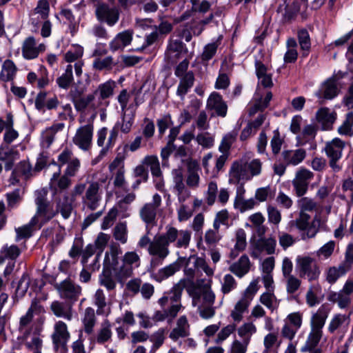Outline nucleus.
Here are the masks:
<instances>
[{"mask_svg":"<svg viewBox=\"0 0 353 353\" xmlns=\"http://www.w3.org/2000/svg\"><path fill=\"white\" fill-rule=\"evenodd\" d=\"M122 251L119 245H112L105 254L103 268L110 271L119 281L132 276V272L141 265L139 255L135 251L126 252L120 256Z\"/></svg>","mask_w":353,"mask_h":353,"instance_id":"f257e3e1","label":"nucleus"},{"mask_svg":"<svg viewBox=\"0 0 353 353\" xmlns=\"http://www.w3.org/2000/svg\"><path fill=\"white\" fill-rule=\"evenodd\" d=\"M43 307L33 301L26 313L22 315L19 321L17 339L26 349L32 353H41L43 341L34 332V314L43 312Z\"/></svg>","mask_w":353,"mask_h":353,"instance_id":"f03ea898","label":"nucleus"},{"mask_svg":"<svg viewBox=\"0 0 353 353\" xmlns=\"http://www.w3.org/2000/svg\"><path fill=\"white\" fill-rule=\"evenodd\" d=\"M183 290V285L178 283L170 290L165 292L161 298L158 300V303L162 310L156 311L154 314V319L157 321L167 320L168 322L172 321L178 314L183 309L181 304V294Z\"/></svg>","mask_w":353,"mask_h":353,"instance_id":"7ed1b4c3","label":"nucleus"},{"mask_svg":"<svg viewBox=\"0 0 353 353\" xmlns=\"http://www.w3.org/2000/svg\"><path fill=\"white\" fill-rule=\"evenodd\" d=\"M103 181H90L77 183L72 192V197L81 196L84 209L94 211L99 208L103 200Z\"/></svg>","mask_w":353,"mask_h":353,"instance_id":"20e7f679","label":"nucleus"},{"mask_svg":"<svg viewBox=\"0 0 353 353\" xmlns=\"http://www.w3.org/2000/svg\"><path fill=\"white\" fill-rule=\"evenodd\" d=\"M262 163L258 159L251 161L243 158L232 163L229 171V183L248 181L261 174Z\"/></svg>","mask_w":353,"mask_h":353,"instance_id":"39448f33","label":"nucleus"},{"mask_svg":"<svg viewBox=\"0 0 353 353\" xmlns=\"http://www.w3.org/2000/svg\"><path fill=\"white\" fill-rule=\"evenodd\" d=\"M329 312L330 310L327 305L323 304L315 313L312 314L310 320L311 330L305 345L301 347V352H305V350L318 349L316 347L323 336V328Z\"/></svg>","mask_w":353,"mask_h":353,"instance_id":"423d86ee","label":"nucleus"},{"mask_svg":"<svg viewBox=\"0 0 353 353\" xmlns=\"http://www.w3.org/2000/svg\"><path fill=\"white\" fill-rule=\"evenodd\" d=\"M34 203L37 207L36 213L30 220L31 225L41 227L51 220L57 214L48 200V191L45 188L37 190L34 193Z\"/></svg>","mask_w":353,"mask_h":353,"instance_id":"0eeeda50","label":"nucleus"},{"mask_svg":"<svg viewBox=\"0 0 353 353\" xmlns=\"http://www.w3.org/2000/svg\"><path fill=\"white\" fill-rule=\"evenodd\" d=\"M295 268L300 278L307 279L310 282L316 281L321 274L319 262L310 256H298Z\"/></svg>","mask_w":353,"mask_h":353,"instance_id":"6e6552de","label":"nucleus"},{"mask_svg":"<svg viewBox=\"0 0 353 353\" xmlns=\"http://www.w3.org/2000/svg\"><path fill=\"white\" fill-rule=\"evenodd\" d=\"M148 254L152 256L150 265L156 268L163 264L170 254L169 245L163 234L155 236L148 248Z\"/></svg>","mask_w":353,"mask_h":353,"instance_id":"1a4fd4ad","label":"nucleus"},{"mask_svg":"<svg viewBox=\"0 0 353 353\" xmlns=\"http://www.w3.org/2000/svg\"><path fill=\"white\" fill-rule=\"evenodd\" d=\"M310 216L307 213L299 212V216L293 221L294 225L301 232H303L301 238L303 240L313 238L319 232L320 219L314 216L310 223Z\"/></svg>","mask_w":353,"mask_h":353,"instance_id":"9d476101","label":"nucleus"},{"mask_svg":"<svg viewBox=\"0 0 353 353\" xmlns=\"http://www.w3.org/2000/svg\"><path fill=\"white\" fill-rule=\"evenodd\" d=\"M168 245L173 244L177 248H187L191 240L192 233L188 230H178L168 225L165 232L162 234Z\"/></svg>","mask_w":353,"mask_h":353,"instance_id":"9b49d317","label":"nucleus"},{"mask_svg":"<svg viewBox=\"0 0 353 353\" xmlns=\"http://www.w3.org/2000/svg\"><path fill=\"white\" fill-rule=\"evenodd\" d=\"M53 348L56 353H67V343L70 338L68 326L62 321H57L54 325V331L52 334Z\"/></svg>","mask_w":353,"mask_h":353,"instance_id":"f8f14e48","label":"nucleus"},{"mask_svg":"<svg viewBox=\"0 0 353 353\" xmlns=\"http://www.w3.org/2000/svg\"><path fill=\"white\" fill-rule=\"evenodd\" d=\"M93 132V120H88L86 124L77 128L72 138L74 144L83 151H88L92 145Z\"/></svg>","mask_w":353,"mask_h":353,"instance_id":"ddd939ff","label":"nucleus"},{"mask_svg":"<svg viewBox=\"0 0 353 353\" xmlns=\"http://www.w3.org/2000/svg\"><path fill=\"white\" fill-rule=\"evenodd\" d=\"M95 13L100 22L105 23L110 27L118 22L120 17L119 11L116 7H110L105 3L99 5Z\"/></svg>","mask_w":353,"mask_h":353,"instance_id":"4468645a","label":"nucleus"},{"mask_svg":"<svg viewBox=\"0 0 353 353\" xmlns=\"http://www.w3.org/2000/svg\"><path fill=\"white\" fill-rule=\"evenodd\" d=\"M212 280L209 279L203 285V289L195 290L191 294L192 298V305H214L215 303V294L211 289Z\"/></svg>","mask_w":353,"mask_h":353,"instance_id":"2eb2a0df","label":"nucleus"},{"mask_svg":"<svg viewBox=\"0 0 353 353\" xmlns=\"http://www.w3.org/2000/svg\"><path fill=\"white\" fill-rule=\"evenodd\" d=\"M313 176V173L305 168H302L296 173L295 178L292 180V185L297 196L301 197L306 194L310 181Z\"/></svg>","mask_w":353,"mask_h":353,"instance_id":"dca6fc26","label":"nucleus"},{"mask_svg":"<svg viewBox=\"0 0 353 353\" xmlns=\"http://www.w3.org/2000/svg\"><path fill=\"white\" fill-rule=\"evenodd\" d=\"M161 204V196L156 193L153 195L152 202L145 203L140 210L141 219L146 224H153L155 221L157 209Z\"/></svg>","mask_w":353,"mask_h":353,"instance_id":"f3484780","label":"nucleus"},{"mask_svg":"<svg viewBox=\"0 0 353 353\" xmlns=\"http://www.w3.org/2000/svg\"><path fill=\"white\" fill-rule=\"evenodd\" d=\"M339 92L337 80L335 77H332L324 81L316 91L315 96L319 99L332 100Z\"/></svg>","mask_w":353,"mask_h":353,"instance_id":"a211bd4d","label":"nucleus"},{"mask_svg":"<svg viewBox=\"0 0 353 353\" xmlns=\"http://www.w3.org/2000/svg\"><path fill=\"white\" fill-rule=\"evenodd\" d=\"M117 83L114 81L109 79L108 81L101 83L94 90V94L98 96L99 103L98 106L101 110L105 109L109 105V101L107 99L114 94Z\"/></svg>","mask_w":353,"mask_h":353,"instance_id":"6ab92c4d","label":"nucleus"},{"mask_svg":"<svg viewBox=\"0 0 353 353\" xmlns=\"http://www.w3.org/2000/svg\"><path fill=\"white\" fill-rule=\"evenodd\" d=\"M190 335V325L186 316H181L169 334V338L174 342Z\"/></svg>","mask_w":353,"mask_h":353,"instance_id":"aec40b11","label":"nucleus"},{"mask_svg":"<svg viewBox=\"0 0 353 353\" xmlns=\"http://www.w3.org/2000/svg\"><path fill=\"white\" fill-rule=\"evenodd\" d=\"M133 34V30L130 29L117 34L109 43L110 50L112 52L123 51L125 47L131 43Z\"/></svg>","mask_w":353,"mask_h":353,"instance_id":"412c9836","label":"nucleus"},{"mask_svg":"<svg viewBox=\"0 0 353 353\" xmlns=\"http://www.w3.org/2000/svg\"><path fill=\"white\" fill-rule=\"evenodd\" d=\"M206 107L210 110H214L217 117H225L228 112L226 102L224 101L222 96L216 92L210 94L207 100Z\"/></svg>","mask_w":353,"mask_h":353,"instance_id":"4be33fe9","label":"nucleus"},{"mask_svg":"<svg viewBox=\"0 0 353 353\" xmlns=\"http://www.w3.org/2000/svg\"><path fill=\"white\" fill-rule=\"evenodd\" d=\"M72 181L65 174L61 176V169L52 174L49 183L50 188L54 194H59L61 192H67L65 190L71 185Z\"/></svg>","mask_w":353,"mask_h":353,"instance_id":"5701e85b","label":"nucleus"},{"mask_svg":"<svg viewBox=\"0 0 353 353\" xmlns=\"http://www.w3.org/2000/svg\"><path fill=\"white\" fill-rule=\"evenodd\" d=\"M276 241L273 237L260 238L253 244L252 256L257 257L260 253L265 252L268 255L274 254Z\"/></svg>","mask_w":353,"mask_h":353,"instance_id":"b1692460","label":"nucleus"},{"mask_svg":"<svg viewBox=\"0 0 353 353\" xmlns=\"http://www.w3.org/2000/svg\"><path fill=\"white\" fill-rule=\"evenodd\" d=\"M72 202V198L70 197L68 192H61L55 199V211H57V214L60 213L63 219H68L73 210Z\"/></svg>","mask_w":353,"mask_h":353,"instance_id":"393cba45","label":"nucleus"},{"mask_svg":"<svg viewBox=\"0 0 353 353\" xmlns=\"http://www.w3.org/2000/svg\"><path fill=\"white\" fill-rule=\"evenodd\" d=\"M61 298L75 301L81 294V289L69 280H64L57 286Z\"/></svg>","mask_w":353,"mask_h":353,"instance_id":"a878e982","label":"nucleus"},{"mask_svg":"<svg viewBox=\"0 0 353 353\" xmlns=\"http://www.w3.org/2000/svg\"><path fill=\"white\" fill-rule=\"evenodd\" d=\"M186 184L191 188H196L199 185L201 168L195 160H190L187 163Z\"/></svg>","mask_w":353,"mask_h":353,"instance_id":"bb28decb","label":"nucleus"},{"mask_svg":"<svg viewBox=\"0 0 353 353\" xmlns=\"http://www.w3.org/2000/svg\"><path fill=\"white\" fill-rule=\"evenodd\" d=\"M251 303L250 300L243 297L236 301L230 314V316L234 323H239L243 319L244 314L248 312Z\"/></svg>","mask_w":353,"mask_h":353,"instance_id":"cd10ccee","label":"nucleus"},{"mask_svg":"<svg viewBox=\"0 0 353 353\" xmlns=\"http://www.w3.org/2000/svg\"><path fill=\"white\" fill-rule=\"evenodd\" d=\"M336 114L328 108H321L316 113V121L323 130H329L336 120Z\"/></svg>","mask_w":353,"mask_h":353,"instance_id":"c85d7f7f","label":"nucleus"},{"mask_svg":"<svg viewBox=\"0 0 353 353\" xmlns=\"http://www.w3.org/2000/svg\"><path fill=\"white\" fill-rule=\"evenodd\" d=\"M32 165L28 160L21 161L14 168L11 176V183L14 185L19 182V176H23L25 179L31 175Z\"/></svg>","mask_w":353,"mask_h":353,"instance_id":"c756f323","label":"nucleus"},{"mask_svg":"<svg viewBox=\"0 0 353 353\" xmlns=\"http://www.w3.org/2000/svg\"><path fill=\"white\" fill-rule=\"evenodd\" d=\"M181 268V263L177 260L163 268L158 270L157 272L152 274V278L157 282L161 281L173 276L176 272L180 270Z\"/></svg>","mask_w":353,"mask_h":353,"instance_id":"7c9ffc66","label":"nucleus"},{"mask_svg":"<svg viewBox=\"0 0 353 353\" xmlns=\"http://www.w3.org/2000/svg\"><path fill=\"white\" fill-rule=\"evenodd\" d=\"M344 147V142L339 138H335L326 143L324 150L329 159H340Z\"/></svg>","mask_w":353,"mask_h":353,"instance_id":"2f4dec72","label":"nucleus"},{"mask_svg":"<svg viewBox=\"0 0 353 353\" xmlns=\"http://www.w3.org/2000/svg\"><path fill=\"white\" fill-rule=\"evenodd\" d=\"M305 155L303 149L284 150L281 154L283 162L288 165H297L303 161Z\"/></svg>","mask_w":353,"mask_h":353,"instance_id":"473e14b6","label":"nucleus"},{"mask_svg":"<svg viewBox=\"0 0 353 353\" xmlns=\"http://www.w3.org/2000/svg\"><path fill=\"white\" fill-rule=\"evenodd\" d=\"M93 303L97 307L98 315H108L110 312V304L108 303L104 292L98 289L93 296Z\"/></svg>","mask_w":353,"mask_h":353,"instance_id":"72a5a7b5","label":"nucleus"},{"mask_svg":"<svg viewBox=\"0 0 353 353\" xmlns=\"http://www.w3.org/2000/svg\"><path fill=\"white\" fill-rule=\"evenodd\" d=\"M53 314L59 318H63L68 321L72 319V306L71 304L59 301H54L50 305Z\"/></svg>","mask_w":353,"mask_h":353,"instance_id":"f704fd0d","label":"nucleus"},{"mask_svg":"<svg viewBox=\"0 0 353 353\" xmlns=\"http://www.w3.org/2000/svg\"><path fill=\"white\" fill-rule=\"evenodd\" d=\"M180 81L177 87L176 94L183 99L194 83V75L192 71L186 72L184 76L179 77Z\"/></svg>","mask_w":353,"mask_h":353,"instance_id":"c9c22d12","label":"nucleus"},{"mask_svg":"<svg viewBox=\"0 0 353 353\" xmlns=\"http://www.w3.org/2000/svg\"><path fill=\"white\" fill-rule=\"evenodd\" d=\"M250 261L248 256L242 255L239 259L233 263L229 268L231 272L236 276L241 278L245 275L250 270Z\"/></svg>","mask_w":353,"mask_h":353,"instance_id":"e433bc0d","label":"nucleus"},{"mask_svg":"<svg viewBox=\"0 0 353 353\" xmlns=\"http://www.w3.org/2000/svg\"><path fill=\"white\" fill-rule=\"evenodd\" d=\"M237 334L241 341L250 344L252 336L256 334L257 329L252 322H245L237 328Z\"/></svg>","mask_w":353,"mask_h":353,"instance_id":"4c0bfd02","label":"nucleus"},{"mask_svg":"<svg viewBox=\"0 0 353 353\" xmlns=\"http://www.w3.org/2000/svg\"><path fill=\"white\" fill-rule=\"evenodd\" d=\"M21 250L17 245L5 244L0 250V265L6 260L15 261L21 254Z\"/></svg>","mask_w":353,"mask_h":353,"instance_id":"58836bf2","label":"nucleus"},{"mask_svg":"<svg viewBox=\"0 0 353 353\" xmlns=\"http://www.w3.org/2000/svg\"><path fill=\"white\" fill-rule=\"evenodd\" d=\"M96 321L94 310L90 307L85 308L81 318V322L83 325V330L86 334H90L92 333Z\"/></svg>","mask_w":353,"mask_h":353,"instance_id":"ea45409f","label":"nucleus"},{"mask_svg":"<svg viewBox=\"0 0 353 353\" xmlns=\"http://www.w3.org/2000/svg\"><path fill=\"white\" fill-rule=\"evenodd\" d=\"M22 54L26 59H33L38 57V49L33 37L25 39L22 46Z\"/></svg>","mask_w":353,"mask_h":353,"instance_id":"a19ab883","label":"nucleus"},{"mask_svg":"<svg viewBox=\"0 0 353 353\" xmlns=\"http://www.w3.org/2000/svg\"><path fill=\"white\" fill-rule=\"evenodd\" d=\"M350 271L346 265L341 263L338 266H332L326 272V280L329 283H334L340 277Z\"/></svg>","mask_w":353,"mask_h":353,"instance_id":"79ce46f5","label":"nucleus"},{"mask_svg":"<svg viewBox=\"0 0 353 353\" xmlns=\"http://www.w3.org/2000/svg\"><path fill=\"white\" fill-rule=\"evenodd\" d=\"M121 121L116 122L113 126L118 132L120 130L123 134H128L132 129L134 122V114H126L123 112Z\"/></svg>","mask_w":353,"mask_h":353,"instance_id":"37998d69","label":"nucleus"},{"mask_svg":"<svg viewBox=\"0 0 353 353\" xmlns=\"http://www.w3.org/2000/svg\"><path fill=\"white\" fill-rule=\"evenodd\" d=\"M128 147V144H125L123 147L118 148V153L112 161V162L109 165V170L110 172H113L115 170H120L121 169H124V160L126 159L128 154L126 152V148Z\"/></svg>","mask_w":353,"mask_h":353,"instance_id":"c03bdc74","label":"nucleus"},{"mask_svg":"<svg viewBox=\"0 0 353 353\" xmlns=\"http://www.w3.org/2000/svg\"><path fill=\"white\" fill-rule=\"evenodd\" d=\"M259 301L261 304L272 312L276 310L279 305V301L277 300L274 291H266L263 292L260 296Z\"/></svg>","mask_w":353,"mask_h":353,"instance_id":"a18cd8bd","label":"nucleus"},{"mask_svg":"<svg viewBox=\"0 0 353 353\" xmlns=\"http://www.w3.org/2000/svg\"><path fill=\"white\" fill-rule=\"evenodd\" d=\"M350 323L349 316L345 314H338L333 316L329 325L328 330L334 333L337 329L347 327Z\"/></svg>","mask_w":353,"mask_h":353,"instance_id":"49530a36","label":"nucleus"},{"mask_svg":"<svg viewBox=\"0 0 353 353\" xmlns=\"http://www.w3.org/2000/svg\"><path fill=\"white\" fill-rule=\"evenodd\" d=\"M14 120L11 113H8V125L3 135V142L6 145L12 143L19 137V133L13 128Z\"/></svg>","mask_w":353,"mask_h":353,"instance_id":"de8ad7c7","label":"nucleus"},{"mask_svg":"<svg viewBox=\"0 0 353 353\" xmlns=\"http://www.w3.org/2000/svg\"><path fill=\"white\" fill-rule=\"evenodd\" d=\"M195 141L203 149H210L214 145V136L206 131H201L195 137Z\"/></svg>","mask_w":353,"mask_h":353,"instance_id":"09e8293b","label":"nucleus"},{"mask_svg":"<svg viewBox=\"0 0 353 353\" xmlns=\"http://www.w3.org/2000/svg\"><path fill=\"white\" fill-rule=\"evenodd\" d=\"M17 72V68L12 61L7 59L2 65L0 77L3 81H9L13 79Z\"/></svg>","mask_w":353,"mask_h":353,"instance_id":"8fccbe9b","label":"nucleus"},{"mask_svg":"<svg viewBox=\"0 0 353 353\" xmlns=\"http://www.w3.org/2000/svg\"><path fill=\"white\" fill-rule=\"evenodd\" d=\"M72 70V65H68L65 72L57 79V83L60 88L68 89L70 86L73 81Z\"/></svg>","mask_w":353,"mask_h":353,"instance_id":"3c124183","label":"nucleus"},{"mask_svg":"<svg viewBox=\"0 0 353 353\" xmlns=\"http://www.w3.org/2000/svg\"><path fill=\"white\" fill-rule=\"evenodd\" d=\"M278 337L274 333H269L263 340V345L265 347L262 353H277V349L279 344H277Z\"/></svg>","mask_w":353,"mask_h":353,"instance_id":"603ef678","label":"nucleus"},{"mask_svg":"<svg viewBox=\"0 0 353 353\" xmlns=\"http://www.w3.org/2000/svg\"><path fill=\"white\" fill-rule=\"evenodd\" d=\"M299 43L303 51V56H307L311 47L309 33L307 30L302 29L298 32Z\"/></svg>","mask_w":353,"mask_h":353,"instance_id":"864d4df0","label":"nucleus"},{"mask_svg":"<svg viewBox=\"0 0 353 353\" xmlns=\"http://www.w3.org/2000/svg\"><path fill=\"white\" fill-rule=\"evenodd\" d=\"M338 132L341 135L353 136V112L346 114L345 119L338 128Z\"/></svg>","mask_w":353,"mask_h":353,"instance_id":"5fc2aeb1","label":"nucleus"},{"mask_svg":"<svg viewBox=\"0 0 353 353\" xmlns=\"http://www.w3.org/2000/svg\"><path fill=\"white\" fill-rule=\"evenodd\" d=\"M190 259H194V267L196 269L201 270L209 277H212L214 275L216 269L215 265L214 267H210L206 262L205 259L202 257L190 256Z\"/></svg>","mask_w":353,"mask_h":353,"instance_id":"6e6d98bb","label":"nucleus"},{"mask_svg":"<svg viewBox=\"0 0 353 353\" xmlns=\"http://www.w3.org/2000/svg\"><path fill=\"white\" fill-rule=\"evenodd\" d=\"M118 134L119 132L113 127L110 130L106 145L101 148L97 157L98 161L102 159L108 154L109 150L114 146L117 139Z\"/></svg>","mask_w":353,"mask_h":353,"instance_id":"4d7b16f0","label":"nucleus"},{"mask_svg":"<svg viewBox=\"0 0 353 353\" xmlns=\"http://www.w3.org/2000/svg\"><path fill=\"white\" fill-rule=\"evenodd\" d=\"M114 65L113 58L108 56L104 58L96 57L94 59L92 67L97 70H111Z\"/></svg>","mask_w":353,"mask_h":353,"instance_id":"13d9d810","label":"nucleus"},{"mask_svg":"<svg viewBox=\"0 0 353 353\" xmlns=\"http://www.w3.org/2000/svg\"><path fill=\"white\" fill-rule=\"evenodd\" d=\"M113 236L122 244L127 242L128 229L126 222H119L115 225L113 230Z\"/></svg>","mask_w":353,"mask_h":353,"instance_id":"bf43d9fd","label":"nucleus"},{"mask_svg":"<svg viewBox=\"0 0 353 353\" xmlns=\"http://www.w3.org/2000/svg\"><path fill=\"white\" fill-rule=\"evenodd\" d=\"M112 337L111 325L108 321L103 323L101 329L98 331L96 341L99 344L108 341Z\"/></svg>","mask_w":353,"mask_h":353,"instance_id":"052dcab7","label":"nucleus"},{"mask_svg":"<svg viewBox=\"0 0 353 353\" xmlns=\"http://www.w3.org/2000/svg\"><path fill=\"white\" fill-rule=\"evenodd\" d=\"M143 163L150 167L154 176L160 177L161 176L160 164L157 156H147L144 158Z\"/></svg>","mask_w":353,"mask_h":353,"instance_id":"680f3d73","label":"nucleus"},{"mask_svg":"<svg viewBox=\"0 0 353 353\" xmlns=\"http://www.w3.org/2000/svg\"><path fill=\"white\" fill-rule=\"evenodd\" d=\"M219 230L214 228L206 230L204 235V241L208 248L214 247L221 239Z\"/></svg>","mask_w":353,"mask_h":353,"instance_id":"e2e57ef3","label":"nucleus"},{"mask_svg":"<svg viewBox=\"0 0 353 353\" xmlns=\"http://www.w3.org/2000/svg\"><path fill=\"white\" fill-rule=\"evenodd\" d=\"M297 206L299 212L306 213V212H312L317 206L316 202L313 199L309 197H301L297 201Z\"/></svg>","mask_w":353,"mask_h":353,"instance_id":"0e129e2a","label":"nucleus"},{"mask_svg":"<svg viewBox=\"0 0 353 353\" xmlns=\"http://www.w3.org/2000/svg\"><path fill=\"white\" fill-rule=\"evenodd\" d=\"M103 272L99 276V283L101 285L104 286L108 290H113L117 285V283L110 271L105 270L103 268Z\"/></svg>","mask_w":353,"mask_h":353,"instance_id":"69168bd1","label":"nucleus"},{"mask_svg":"<svg viewBox=\"0 0 353 353\" xmlns=\"http://www.w3.org/2000/svg\"><path fill=\"white\" fill-rule=\"evenodd\" d=\"M256 204V202L254 198H250L249 199L243 198L239 200H234V208L239 210L241 212H244L253 209Z\"/></svg>","mask_w":353,"mask_h":353,"instance_id":"338daca9","label":"nucleus"},{"mask_svg":"<svg viewBox=\"0 0 353 353\" xmlns=\"http://www.w3.org/2000/svg\"><path fill=\"white\" fill-rule=\"evenodd\" d=\"M237 287V283L235 279L230 274L223 276L221 282V292L223 294H227L235 290Z\"/></svg>","mask_w":353,"mask_h":353,"instance_id":"774afa93","label":"nucleus"}]
</instances>
